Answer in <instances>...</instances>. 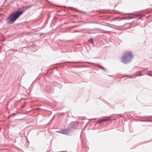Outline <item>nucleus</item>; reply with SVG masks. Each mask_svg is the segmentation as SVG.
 <instances>
[{"instance_id": "1", "label": "nucleus", "mask_w": 152, "mask_h": 152, "mask_svg": "<svg viewBox=\"0 0 152 152\" xmlns=\"http://www.w3.org/2000/svg\"><path fill=\"white\" fill-rule=\"evenodd\" d=\"M23 12V11H19L18 10L13 12L7 18V23L10 24L12 23Z\"/></svg>"}, {"instance_id": "2", "label": "nucleus", "mask_w": 152, "mask_h": 152, "mask_svg": "<svg viewBox=\"0 0 152 152\" xmlns=\"http://www.w3.org/2000/svg\"><path fill=\"white\" fill-rule=\"evenodd\" d=\"M133 54L131 52H127L121 58V61L126 64L129 63L133 58Z\"/></svg>"}, {"instance_id": "3", "label": "nucleus", "mask_w": 152, "mask_h": 152, "mask_svg": "<svg viewBox=\"0 0 152 152\" xmlns=\"http://www.w3.org/2000/svg\"><path fill=\"white\" fill-rule=\"evenodd\" d=\"M70 131L68 128L65 129H62L61 130L57 131L56 132L58 133H60L66 135H69V134Z\"/></svg>"}, {"instance_id": "4", "label": "nucleus", "mask_w": 152, "mask_h": 152, "mask_svg": "<svg viewBox=\"0 0 152 152\" xmlns=\"http://www.w3.org/2000/svg\"><path fill=\"white\" fill-rule=\"evenodd\" d=\"M78 124L76 122H73L69 127L68 128L70 131H72L75 129L77 127Z\"/></svg>"}, {"instance_id": "5", "label": "nucleus", "mask_w": 152, "mask_h": 152, "mask_svg": "<svg viewBox=\"0 0 152 152\" xmlns=\"http://www.w3.org/2000/svg\"><path fill=\"white\" fill-rule=\"evenodd\" d=\"M108 119L106 118H100L99 120V121L100 123H102L103 122H106L108 121Z\"/></svg>"}, {"instance_id": "6", "label": "nucleus", "mask_w": 152, "mask_h": 152, "mask_svg": "<svg viewBox=\"0 0 152 152\" xmlns=\"http://www.w3.org/2000/svg\"><path fill=\"white\" fill-rule=\"evenodd\" d=\"M135 17H133V16H129V19H133L134 18H135Z\"/></svg>"}, {"instance_id": "7", "label": "nucleus", "mask_w": 152, "mask_h": 152, "mask_svg": "<svg viewBox=\"0 0 152 152\" xmlns=\"http://www.w3.org/2000/svg\"><path fill=\"white\" fill-rule=\"evenodd\" d=\"M142 75H141V72H139V74L137 75V76H142Z\"/></svg>"}, {"instance_id": "8", "label": "nucleus", "mask_w": 152, "mask_h": 152, "mask_svg": "<svg viewBox=\"0 0 152 152\" xmlns=\"http://www.w3.org/2000/svg\"><path fill=\"white\" fill-rule=\"evenodd\" d=\"M137 76V75H134L132 76L131 77L132 78H135Z\"/></svg>"}, {"instance_id": "9", "label": "nucleus", "mask_w": 152, "mask_h": 152, "mask_svg": "<svg viewBox=\"0 0 152 152\" xmlns=\"http://www.w3.org/2000/svg\"><path fill=\"white\" fill-rule=\"evenodd\" d=\"M101 68L102 69H104V70H106V69L104 68V67H101Z\"/></svg>"}, {"instance_id": "10", "label": "nucleus", "mask_w": 152, "mask_h": 152, "mask_svg": "<svg viewBox=\"0 0 152 152\" xmlns=\"http://www.w3.org/2000/svg\"><path fill=\"white\" fill-rule=\"evenodd\" d=\"M91 39V41H93V39Z\"/></svg>"}, {"instance_id": "11", "label": "nucleus", "mask_w": 152, "mask_h": 152, "mask_svg": "<svg viewBox=\"0 0 152 152\" xmlns=\"http://www.w3.org/2000/svg\"><path fill=\"white\" fill-rule=\"evenodd\" d=\"M91 39V41H93V39Z\"/></svg>"}, {"instance_id": "12", "label": "nucleus", "mask_w": 152, "mask_h": 152, "mask_svg": "<svg viewBox=\"0 0 152 152\" xmlns=\"http://www.w3.org/2000/svg\"><path fill=\"white\" fill-rule=\"evenodd\" d=\"M69 8H70V9H72V7H69Z\"/></svg>"}]
</instances>
